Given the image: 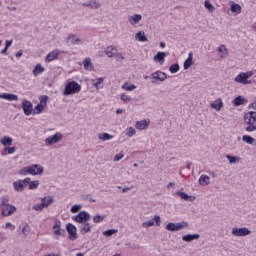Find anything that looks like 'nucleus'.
<instances>
[{
  "mask_svg": "<svg viewBox=\"0 0 256 256\" xmlns=\"http://www.w3.org/2000/svg\"><path fill=\"white\" fill-rule=\"evenodd\" d=\"M244 125H247L245 131L248 133L256 131V112L250 111L244 114Z\"/></svg>",
  "mask_w": 256,
  "mask_h": 256,
  "instance_id": "obj_1",
  "label": "nucleus"
},
{
  "mask_svg": "<svg viewBox=\"0 0 256 256\" xmlns=\"http://www.w3.org/2000/svg\"><path fill=\"white\" fill-rule=\"evenodd\" d=\"M80 92H81V86L79 83H77V81L67 80L64 91H63V95L65 97H69V95H75Z\"/></svg>",
  "mask_w": 256,
  "mask_h": 256,
  "instance_id": "obj_2",
  "label": "nucleus"
},
{
  "mask_svg": "<svg viewBox=\"0 0 256 256\" xmlns=\"http://www.w3.org/2000/svg\"><path fill=\"white\" fill-rule=\"evenodd\" d=\"M44 168L39 164H33L29 167H24L20 171V175H43Z\"/></svg>",
  "mask_w": 256,
  "mask_h": 256,
  "instance_id": "obj_3",
  "label": "nucleus"
},
{
  "mask_svg": "<svg viewBox=\"0 0 256 256\" xmlns=\"http://www.w3.org/2000/svg\"><path fill=\"white\" fill-rule=\"evenodd\" d=\"M72 219L76 223H80L81 225H83L91 220V214H89V212L85 210H82L76 216H73Z\"/></svg>",
  "mask_w": 256,
  "mask_h": 256,
  "instance_id": "obj_4",
  "label": "nucleus"
},
{
  "mask_svg": "<svg viewBox=\"0 0 256 256\" xmlns=\"http://www.w3.org/2000/svg\"><path fill=\"white\" fill-rule=\"evenodd\" d=\"M185 227H189V223L182 221L180 223H173V222H169L166 226H165V230L166 231H181V229H185Z\"/></svg>",
  "mask_w": 256,
  "mask_h": 256,
  "instance_id": "obj_5",
  "label": "nucleus"
},
{
  "mask_svg": "<svg viewBox=\"0 0 256 256\" xmlns=\"http://www.w3.org/2000/svg\"><path fill=\"white\" fill-rule=\"evenodd\" d=\"M66 231L69 235L70 241H77L79 238V235H77V227L73 225L72 223L66 224Z\"/></svg>",
  "mask_w": 256,
  "mask_h": 256,
  "instance_id": "obj_6",
  "label": "nucleus"
},
{
  "mask_svg": "<svg viewBox=\"0 0 256 256\" xmlns=\"http://www.w3.org/2000/svg\"><path fill=\"white\" fill-rule=\"evenodd\" d=\"M52 229L57 237H65L67 235V231L61 228V220H55Z\"/></svg>",
  "mask_w": 256,
  "mask_h": 256,
  "instance_id": "obj_7",
  "label": "nucleus"
},
{
  "mask_svg": "<svg viewBox=\"0 0 256 256\" xmlns=\"http://www.w3.org/2000/svg\"><path fill=\"white\" fill-rule=\"evenodd\" d=\"M232 235L234 237H247V235H251V230H249L247 227L242 228H232Z\"/></svg>",
  "mask_w": 256,
  "mask_h": 256,
  "instance_id": "obj_8",
  "label": "nucleus"
},
{
  "mask_svg": "<svg viewBox=\"0 0 256 256\" xmlns=\"http://www.w3.org/2000/svg\"><path fill=\"white\" fill-rule=\"evenodd\" d=\"M63 139V134L61 132H56L53 136H49L45 139V144L49 147L51 145H55V143H59Z\"/></svg>",
  "mask_w": 256,
  "mask_h": 256,
  "instance_id": "obj_9",
  "label": "nucleus"
},
{
  "mask_svg": "<svg viewBox=\"0 0 256 256\" xmlns=\"http://www.w3.org/2000/svg\"><path fill=\"white\" fill-rule=\"evenodd\" d=\"M150 79L153 80L152 83H157V81L163 83L167 79V73L158 70L151 74Z\"/></svg>",
  "mask_w": 256,
  "mask_h": 256,
  "instance_id": "obj_10",
  "label": "nucleus"
},
{
  "mask_svg": "<svg viewBox=\"0 0 256 256\" xmlns=\"http://www.w3.org/2000/svg\"><path fill=\"white\" fill-rule=\"evenodd\" d=\"M154 225H156V227L161 226V216L155 215L151 220L142 223V227L144 229H147L148 227H153Z\"/></svg>",
  "mask_w": 256,
  "mask_h": 256,
  "instance_id": "obj_11",
  "label": "nucleus"
},
{
  "mask_svg": "<svg viewBox=\"0 0 256 256\" xmlns=\"http://www.w3.org/2000/svg\"><path fill=\"white\" fill-rule=\"evenodd\" d=\"M22 109H23L24 115L29 117V115L33 114V103H31V101L29 100H23Z\"/></svg>",
  "mask_w": 256,
  "mask_h": 256,
  "instance_id": "obj_12",
  "label": "nucleus"
},
{
  "mask_svg": "<svg viewBox=\"0 0 256 256\" xmlns=\"http://www.w3.org/2000/svg\"><path fill=\"white\" fill-rule=\"evenodd\" d=\"M17 211V208L13 205H5L2 207V215L3 217H9V215H13Z\"/></svg>",
  "mask_w": 256,
  "mask_h": 256,
  "instance_id": "obj_13",
  "label": "nucleus"
},
{
  "mask_svg": "<svg viewBox=\"0 0 256 256\" xmlns=\"http://www.w3.org/2000/svg\"><path fill=\"white\" fill-rule=\"evenodd\" d=\"M169 55V52H158L154 58L153 61L155 63H159L160 65H163L165 63V57Z\"/></svg>",
  "mask_w": 256,
  "mask_h": 256,
  "instance_id": "obj_14",
  "label": "nucleus"
},
{
  "mask_svg": "<svg viewBox=\"0 0 256 256\" xmlns=\"http://www.w3.org/2000/svg\"><path fill=\"white\" fill-rule=\"evenodd\" d=\"M235 83H242V85H250L251 81L247 80L245 72H241L234 79Z\"/></svg>",
  "mask_w": 256,
  "mask_h": 256,
  "instance_id": "obj_15",
  "label": "nucleus"
},
{
  "mask_svg": "<svg viewBox=\"0 0 256 256\" xmlns=\"http://www.w3.org/2000/svg\"><path fill=\"white\" fill-rule=\"evenodd\" d=\"M66 39H67V43H69L70 41L71 45H83V41L80 40V38L77 37V35L75 34H69Z\"/></svg>",
  "mask_w": 256,
  "mask_h": 256,
  "instance_id": "obj_16",
  "label": "nucleus"
},
{
  "mask_svg": "<svg viewBox=\"0 0 256 256\" xmlns=\"http://www.w3.org/2000/svg\"><path fill=\"white\" fill-rule=\"evenodd\" d=\"M176 195H178V197H180L184 201H191V203L195 201V196H190L189 194L181 192L180 190L176 191Z\"/></svg>",
  "mask_w": 256,
  "mask_h": 256,
  "instance_id": "obj_17",
  "label": "nucleus"
},
{
  "mask_svg": "<svg viewBox=\"0 0 256 256\" xmlns=\"http://www.w3.org/2000/svg\"><path fill=\"white\" fill-rule=\"evenodd\" d=\"M210 107L211 109H215V111H221L223 109V100L221 98L216 99L210 104Z\"/></svg>",
  "mask_w": 256,
  "mask_h": 256,
  "instance_id": "obj_18",
  "label": "nucleus"
},
{
  "mask_svg": "<svg viewBox=\"0 0 256 256\" xmlns=\"http://www.w3.org/2000/svg\"><path fill=\"white\" fill-rule=\"evenodd\" d=\"M13 187L15 191H18L19 193H21V191L25 190V187H27V184H24L23 180H17L13 182Z\"/></svg>",
  "mask_w": 256,
  "mask_h": 256,
  "instance_id": "obj_19",
  "label": "nucleus"
},
{
  "mask_svg": "<svg viewBox=\"0 0 256 256\" xmlns=\"http://www.w3.org/2000/svg\"><path fill=\"white\" fill-rule=\"evenodd\" d=\"M0 99H6V101H19V96L11 93L0 94Z\"/></svg>",
  "mask_w": 256,
  "mask_h": 256,
  "instance_id": "obj_20",
  "label": "nucleus"
},
{
  "mask_svg": "<svg viewBox=\"0 0 256 256\" xmlns=\"http://www.w3.org/2000/svg\"><path fill=\"white\" fill-rule=\"evenodd\" d=\"M135 127L136 129H138V131H143L149 127V121L147 120L137 121L135 124Z\"/></svg>",
  "mask_w": 256,
  "mask_h": 256,
  "instance_id": "obj_21",
  "label": "nucleus"
},
{
  "mask_svg": "<svg viewBox=\"0 0 256 256\" xmlns=\"http://www.w3.org/2000/svg\"><path fill=\"white\" fill-rule=\"evenodd\" d=\"M201 235L199 234H187L182 236V241H185L186 243H191V241H195V239H199Z\"/></svg>",
  "mask_w": 256,
  "mask_h": 256,
  "instance_id": "obj_22",
  "label": "nucleus"
},
{
  "mask_svg": "<svg viewBox=\"0 0 256 256\" xmlns=\"http://www.w3.org/2000/svg\"><path fill=\"white\" fill-rule=\"evenodd\" d=\"M142 19L143 16H141V14H134L129 17L128 21L130 25H137V23H139V21H141Z\"/></svg>",
  "mask_w": 256,
  "mask_h": 256,
  "instance_id": "obj_23",
  "label": "nucleus"
},
{
  "mask_svg": "<svg viewBox=\"0 0 256 256\" xmlns=\"http://www.w3.org/2000/svg\"><path fill=\"white\" fill-rule=\"evenodd\" d=\"M1 145H4V147H11L13 145V138L9 136H4L0 139Z\"/></svg>",
  "mask_w": 256,
  "mask_h": 256,
  "instance_id": "obj_24",
  "label": "nucleus"
},
{
  "mask_svg": "<svg viewBox=\"0 0 256 256\" xmlns=\"http://www.w3.org/2000/svg\"><path fill=\"white\" fill-rule=\"evenodd\" d=\"M211 183V178L205 174H202L199 178V184L205 187Z\"/></svg>",
  "mask_w": 256,
  "mask_h": 256,
  "instance_id": "obj_25",
  "label": "nucleus"
},
{
  "mask_svg": "<svg viewBox=\"0 0 256 256\" xmlns=\"http://www.w3.org/2000/svg\"><path fill=\"white\" fill-rule=\"evenodd\" d=\"M136 41H140L141 43H145L148 41L147 36H145V31H138L135 35Z\"/></svg>",
  "mask_w": 256,
  "mask_h": 256,
  "instance_id": "obj_26",
  "label": "nucleus"
},
{
  "mask_svg": "<svg viewBox=\"0 0 256 256\" xmlns=\"http://www.w3.org/2000/svg\"><path fill=\"white\" fill-rule=\"evenodd\" d=\"M82 5L83 7H90L91 9H99V7H101V4L96 0H92L91 2H85Z\"/></svg>",
  "mask_w": 256,
  "mask_h": 256,
  "instance_id": "obj_27",
  "label": "nucleus"
},
{
  "mask_svg": "<svg viewBox=\"0 0 256 256\" xmlns=\"http://www.w3.org/2000/svg\"><path fill=\"white\" fill-rule=\"evenodd\" d=\"M59 57V52L57 50L50 52L47 56H46V61L48 63H51V61H55V59H57Z\"/></svg>",
  "mask_w": 256,
  "mask_h": 256,
  "instance_id": "obj_28",
  "label": "nucleus"
},
{
  "mask_svg": "<svg viewBox=\"0 0 256 256\" xmlns=\"http://www.w3.org/2000/svg\"><path fill=\"white\" fill-rule=\"evenodd\" d=\"M231 11H232V13H234V15H240L241 11H243V8L241 7V5H239L237 3H232Z\"/></svg>",
  "mask_w": 256,
  "mask_h": 256,
  "instance_id": "obj_29",
  "label": "nucleus"
},
{
  "mask_svg": "<svg viewBox=\"0 0 256 256\" xmlns=\"http://www.w3.org/2000/svg\"><path fill=\"white\" fill-rule=\"evenodd\" d=\"M83 65L86 71H93V69H95V67L91 63V58H85Z\"/></svg>",
  "mask_w": 256,
  "mask_h": 256,
  "instance_id": "obj_30",
  "label": "nucleus"
},
{
  "mask_svg": "<svg viewBox=\"0 0 256 256\" xmlns=\"http://www.w3.org/2000/svg\"><path fill=\"white\" fill-rule=\"evenodd\" d=\"M191 65H193V53H189L188 58L184 62L185 71H187Z\"/></svg>",
  "mask_w": 256,
  "mask_h": 256,
  "instance_id": "obj_31",
  "label": "nucleus"
},
{
  "mask_svg": "<svg viewBox=\"0 0 256 256\" xmlns=\"http://www.w3.org/2000/svg\"><path fill=\"white\" fill-rule=\"evenodd\" d=\"M113 51H117V48L115 46H108L105 49V55H107V57H109L110 59L114 57V53Z\"/></svg>",
  "mask_w": 256,
  "mask_h": 256,
  "instance_id": "obj_32",
  "label": "nucleus"
},
{
  "mask_svg": "<svg viewBox=\"0 0 256 256\" xmlns=\"http://www.w3.org/2000/svg\"><path fill=\"white\" fill-rule=\"evenodd\" d=\"M98 139L100 141H111V139H113V135H111L109 133H100L98 135Z\"/></svg>",
  "mask_w": 256,
  "mask_h": 256,
  "instance_id": "obj_33",
  "label": "nucleus"
},
{
  "mask_svg": "<svg viewBox=\"0 0 256 256\" xmlns=\"http://www.w3.org/2000/svg\"><path fill=\"white\" fill-rule=\"evenodd\" d=\"M244 104H245V98H243L242 96H237L233 100L234 107H240V105H244Z\"/></svg>",
  "mask_w": 256,
  "mask_h": 256,
  "instance_id": "obj_34",
  "label": "nucleus"
},
{
  "mask_svg": "<svg viewBox=\"0 0 256 256\" xmlns=\"http://www.w3.org/2000/svg\"><path fill=\"white\" fill-rule=\"evenodd\" d=\"M81 235H85V233H91V225L89 222L85 223L84 226H80Z\"/></svg>",
  "mask_w": 256,
  "mask_h": 256,
  "instance_id": "obj_35",
  "label": "nucleus"
},
{
  "mask_svg": "<svg viewBox=\"0 0 256 256\" xmlns=\"http://www.w3.org/2000/svg\"><path fill=\"white\" fill-rule=\"evenodd\" d=\"M42 203L44 204V207H49V205H51V203H53V201H55V199L53 198V196H47L41 199Z\"/></svg>",
  "mask_w": 256,
  "mask_h": 256,
  "instance_id": "obj_36",
  "label": "nucleus"
},
{
  "mask_svg": "<svg viewBox=\"0 0 256 256\" xmlns=\"http://www.w3.org/2000/svg\"><path fill=\"white\" fill-rule=\"evenodd\" d=\"M44 71H45V68L42 67L41 64H37L33 69V75L37 77V75H41V73H43Z\"/></svg>",
  "mask_w": 256,
  "mask_h": 256,
  "instance_id": "obj_37",
  "label": "nucleus"
},
{
  "mask_svg": "<svg viewBox=\"0 0 256 256\" xmlns=\"http://www.w3.org/2000/svg\"><path fill=\"white\" fill-rule=\"evenodd\" d=\"M218 53H222V55H220V57L222 58V59H225V57H227V55H228V52H227V47H225V45H220L219 47H218Z\"/></svg>",
  "mask_w": 256,
  "mask_h": 256,
  "instance_id": "obj_38",
  "label": "nucleus"
},
{
  "mask_svg": "<svg viewBox=\"0 0 256 256\" xmlns=\"http://www.w3.org/2000/svg\"><path fill=\"white\" fill-rule=\"evenodd\" d=\"M242 141H244V143H247L248 145H253L255 143V138L249 135H244L242 137Z\"/></svg>",
  "mask_w": 256,
  "mask_h": 256,
  "instance_id": "obj_39",
  "label": "nucleus"
},
{
  "mask_svg": "<svg viewBox=\"0 0 256 256\" xmlns=\"http://www.w3.org/2000/svg\"><path fill=\"white\" fill-rule=\"evenodd\" d=\"M226 159L229 161L230 164L239 163V161H241V158L239 156L227 155Z\"/></svg>",
  "mask_w": 256,
  "mask_h": 256,
  "instance_id": "obj_40",
  "label": "nucleus"
},
{
  "mask_svg": "<svg viewBox=\"0 0 256 256\" xmlns=\"http://www.w3.org/2000/svg\"><path fill=\"white\" fill-rule=\"evenodd\" d=\"M45 109V106L42 104H37L33 110V115H39V113H43V110Z\"/></svg>",
  "mask_w": 256,
  "mask_h": 256,
  "instance_id": "obj_41",
  "label": "nucleus"
},
{
  "mask_svg": "<svg viewBox=\"0 0 256 256\" xmlns=\"http://www.w3.org/2000/svg\"><path fill=\"white\" fill-rule=\"evenodd\" d=\"M204 7L208 9L210 13H213V11H215V6H213V4H211V1L209 0H205Z\"/></svg>",
  "mask_w": 256,
  "mask_h": 256,
  "instance_id": "obj_42",
  "label": "nucleus"
},
{
  "mask_svg": "<svg viewBox=\"0 0 256 256\" xmlns=\"http://www.w3.org/2000/svg\"><path fill=\"white\" fill-rule=\"evenodd\" d=\"M122 89L125 91H134V89H137V86L135 84L124 83Z\"/></svg>",
  "mask_w": 256,
  "mask_h": 256,
  "instance_id": "obj_43",
  "label": "nucleus"
},
{
  "mask_svg": "<svg viewBox=\"0 0 256 256\" xmlns=\"http://www.w3.org/2000/svg\"><path fill=\"white\" fill-rule=\"evenodd\" d=\"M179 69H181V67L179 66V63L172 64L169 67L170 73H177V72H179Z\"/></svg>",
  "mask_w": 256,
  "mask_h": 256,
  "instance_id": "obj_44",
  "label": "nucleus"
},
{
  "mask_svg": "<svg viewBox=\"0 0 256 256\" xmlns=\"http://www.w3.org/2000/svg\"><path fill=\"white\" fill-rule=\"evenodd\" d=\"M37 187H39V180H34L29 183V189L31 191L37 189Z\"/></svg>",
  "mask_w": 256,
  "mask_h": 256,
  "instance_id": "obj_45",
  "label": "nucleus"
},
{
  "mask_svg": "<svg viewBox=\"0 0 256 256\" xmlns=\"http://www.w3.org/2000/svg\"><path fill=\"white\" fill-rule=\"evenodd\" d=\"M104 81L105 79L98 78L96 82L93 83V87H95L96 89H99L101 87L100 85H103Z\"/></svg>",
  "mask_w": 256,
  "mask_h": 256,
  "instance_id": "obj_46",
  "label": "nucleus"
},
{
  "mask_svg": "<svg viewBox=\"0 0 256 256\" xmlns=\"http://www.w3.org/2000/svg\"><path fill=\"white\" fill-rule=\"evenodd\" d=\"M9 197L4 196L0 198V207H5V205H9Z\"/></svg>",
  "mask_w": 256,
  "mask_h": 256,
  "instance_id": "obj_47",
  "label": "nucleus"
},
{
  "mask_svg": "<svg viewBox=\"0 0 256 256\" xmlns=\"http://www.w3.org/2000/svg\"><path fill=\"white\" fill-rule=\"evenodd\" d=\"M81 204H75L71 207L70 211L71 213H79L81 211Z\"/></svg>",
  "mask_w": 256,
  "mask_h": 256,
  "instance_id": "obj_48",
  "label": "nucleus"
},
{
  "mask_svg": "<svg viewBox=\"0 0 256 256\" xmlns=\"http://www.w3.org/2000/svg\"><path fill=\"white\" fill-rule=\"evenodd\" d=\"M115 233H117V230L108 229V230L103 232V235H105V237H111L112 235H115Z\"/></svg>",
  "mask_w": 256,
  "mask_h": 256,
  "instance_id": "obj_49",
  "label": "nucleus"
},
{
  "mask_svg": "<svg viewBox=\"0 0 256 256\" xmlns=\"http://www.w3.org/2000/svg\"><path fill=\"white\" fill-rule=\"evenodd\" d=\"M45 208H46L45 204L41 202L40 204L34 205L33 210L34 211H43V209H45Z\"/></svg>",
  "mask_w": 256,
  "mask_h": 256,
  "instance_id": "obj_50",
  "label": "nucleus"
},
{
  "mask_svg": "<svg viewBox=\"0 0 256 256\" xmlns=\"http://www.w3.org/2000/svg\"><path fill=\"white\" fill-rule=\"evenodd\" d=\"M40 105H47V101H49V96L42 95L40 96Z\"/></svg>",
  "mask_w": 256,
  "mask_h": 256,
  "instance_id": "obj_51",
  "label": "nucleus"
},
{
  "mask_svg": "<svg viewBox=\"0 0 256 256\" xmlns=\"http://www.w3.org/2000/svg\"><path fill=\"white\" fill-rule=\"evenodd\" d=\"M120 99L123 101V103H130L131 101V97L127 96L126 94H122Z\"/></svg>",
  "mask_w": 256,
  "mask_h": 256,
  "instance_id": "obj_52",
  "label": "nucleus"
},
{
  "mask_svg": "<svg viewBox=\"0 0 256 256\" xmlns=\"http://www.w3.org/2000/svg\"><path fill=\"white\" fill-rule=\"evenodd\" d=\"M103 219H105V217H103L101 215H96L93 217L94 223H101L103 221Z\"/></svg>",
  "mask_w": 256,
  "mask_h": 256,
  "instance_id": "obj_53",
  "label": "nucleus"
},
{
  "mask_svg": "<svg viewBox=\"0 0 256 256\" xmlns=\"http://www.w3.org/2000/svg\"><path fill=\"white\" fill-rule=\"evenodd\" d=\"M136 131L134 130L133 127L128 128L127 132H126V136L127 137H133V135H135Z\"/></svg>",
  "mask_w": 256,
  "mask_h": 256,
  "instance_id": "obj_54",
  "label": "nucleus"
},
{
  "mask_svg": "<svg viewBox=\"0 0 256 256\" xmlns=\"http://www.w3.org/2000/svg\"><path fill=\"white\" fill-rule=\"evenodd\" d=\"M123 157H125V154H123V153H118V154H116L115 156H114V159H113V161H121V159H123Z\"/></svg>",
  "mask_w": 256,
  "mask_h": 256,
  "instance_id": "obj_55",
  "label": "nucleus"
},
{
  "mask_svg": "<svg viewBox=\"0 0 256 256\" xmlns=\"http://www.w3.org/2000/svg\"><path fill=\"white\" fill-rule=\"evenodd\" d=\"M116 61H123L125 59V56H123L122 53H116L115 54Z\"/></svg>",
  "mask_w": 256,
  "mask_h": 256,
  "instance_id": "obj_56",
  "label": "nucleus"
},
{
  "mask_svg": "<svg viewBox=\"0 0 256 256\" xmlns=\"http://www.w3.org/2000/svg\"><path fill=\"white\" fill-rule=\"evenodd\" d=\"M6 151H8L9 155H13V153H15L16 151V148L15 147L6 148Z\"/></svg>",
  "mask_w": 256,
  "mask_h": 256,
  "instance_id": "obj_57",
  "label": "nucleus"
},
{
  "mask_svg": "<svg viewBox=\"0 0 256 256\" xmlns=\"http://www.w3.org/2000/svg\"><path fill=\"white\" fill-rule=\"evenodd\" d=\"M22 233H23V235H27V233H29V226L28 225H25L22 228Z\"/></svg>",
  "mask_w": 256,
  "mask_h": 256,
  "instance_id": "obj_58",
  "label": "nucleus"
},
{
  "mask_svg": "<svg viewBox=\"0 0 256 256\" xmlns=\"http://www.w3.org/2000/svg\"><path fill=\"white\" fill-rule=\"evenodd\" d=\"M11 45H13V40H6V42H5L6 49H9V47H11Z\"/></svg>",
  "mask_w": 256,
  "mask_h": 256,
  "instance_id": "obj_59",
  "label": "nucleus"
},
{
  "mask_svg": "<svg viewBox=\"0 0 256 256\" xmlns=\"http://www.w3.org/2000/svg\"><path fill=\"white\" fill-rule=\"evenodd\" d=\"M252 76H253V72L252 71H248V72L244 73V77H246V79H249Z\"/></svg>",
  "mask_w": 256,
  "mask_h": 256,
  "instance_id": "obj_60",
  "label": "nucleus"
},
{
  "mask_svg": "<svg viewBox=\"0 0 256 256\" xmlns=\"http://www.w3.org/2000/svg\"><path fill=\"white\" fill-rule=\"evenodd\" d=\"M30 182H31V178H30V177H27V178H25L24 180H22V183H23L24 185H29Z\"/></svg>",
  "mask_w": 256,
  "mask_h": 256,
  "instance_id": "obj_61",
  "label": "nucleus"
},
{
  "mask_svg": "<svg viewBox=\"0 0 256 256\" xmlns=\"http://www.w3.org/2000/svg\"><path fill=\"white\" fill-rule=\"evenodd\" d=\"M131 189H133V186H126L122 189V193H127V191H131Z\"/></svg>",
  "mask_w": 256,
  "mask_h": 256,
  "instance_id": "obj_62",
  "label": "nucleus"
},
{
  "mask_svg": "<svg viewBox=\"0 0 256 256\" xmlns=\"http://www.w3.org/2000/svg\"><path fill=\"white\" fill-rule=\"evenodd\" d=\"M15 57L17 59H19L20 57H23V50H19L16 54H15Z\"/></svg>",
  "mask_w": 256,
  "mask_h": 256,
  "instance_id": "obj_63",
  "label": "nucleus"
},
{
  "mask_svg": "<svg viewBox=\"0 0 256 256\" xmlns=\"http://www.w3.org/2000/svg\"><path fill=\"white\" fill-rule=\"evenodd\" d=\"M9 48H7V47H5L4 49H2L1 50V54L2 55H7V50H8Z\"/></svg>",
  "mask_w": 256,
  "mask_h": 256,
  "instance_id": "obj_64",
  "label": "nucleus"
}]
</instances>
